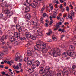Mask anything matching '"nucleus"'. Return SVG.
<instances>
[{
  "mask_svg": "<svg viewBox=\"0 0 76 76\" xmlns=\"http://www.w3.org/2000/svg\"><path fill=\"white\" fill-rule=\"evenodd\" d=\"M31 36V33L30 32H27L26 33V36L27 38H30Z\"/></svg>",
  "mask_w": 76,
  "mask_h": 76,
  "instance_id": "f8f14e48",
  "label": "nucleus"
},
{
  "mask_svg": "<svg viewBox=\"0 0 76 76\" xmlns=\"http://www.w3.org/2000/svg\"><path fill=\"white\" fill-rule=\"evenodd\" d=\"M16 58H15V60L17 61L19 60L20 62H22V57H20V55L19 53H17L15 54Z\"/></svg>",
  "mask_w": 76,
  "mask_h": 76,
  "instance_id": "7ed1b4c3",
  "label": "nucleus"
},
{
  "mask_svg": "<svg viewBox=\"0 0 76 76\" xmlns=\"http://www.w3.org/2000/svg\"><path fill=\"white\" fill-rule=\"evenodd\" d=\"M53 20H52L50 22V23L49 24V25H52V24H53Z\"/></svg>",
  "mask_w": 76,
  "mask_h": 76,
  "instance_id": "13d9d810",
  "label": "nucleus"
},
{
  "mask_svg": "<svg viewBox=\"0 0 76 76\" xmlns=\"http://www.w3.org/2000/svg\"><path fill=\"white\" fill-rule=\"evenodd\" d=\"M16 27L17 29H18L20 28V26L19 25H17L16 26Z\"/></svg>",
  "mask_w": 76,
  "mask_h": 76,
  "instance_id": "c756f323",
  "label": "nucleus"
},
{
  "mask_svg": "<svg viewBox=\"0 0 76 76\" xmlns=\"http://www.w3.org/2000/svg\"><path fill=\"white\" fill-rule=\"evenodd\" d=\"M39 69H40V72H43V70H44V67H43L40 66Z\"/></svg>",
  "mask_w": 76,
  "mask_h": 76,
  "instance_id": "bb28decb",
  "label": "nucleus"
},
{
  "mask_svg": "<svg viewBox=\"0 0 76 76\" xmlns=\"http://www.w3.org/2000/svg\"><path fill=\"white\" fill-rule=\"evenodd\" d=\"M50 67H49V66H46L44 69V72L47 73L48 74V75L49 76H51L53 73H54V72L52 70L49 71V70H50Z\"/></svg>",
  "mask_w": 76,
  "mask_h": 76,
  "instance_id": "f03ea898",
  "label": "nucleus"
},
{
  "mask_svg": "<svg viewBox=\"0 0 76 76\" xmlns=\"http://www.w3.org/2000/svg\"><path fill=\"white\" fill-rule=\"evenodd\" d=\"M74 48H75L72 45H71L70 46L69 49H70L71 50H73L72 49H74Z\"/></svg>",
  "mask_w": 76,
  "mask_h": 76,
  "instance_id": "473e14b6",
  "label": "nucleus"
},
{
  "mask_svg": "<svg viewBox=\"0 0 76 76\" xmlns=\"http://www.w3.org/2000/svg\"><path fill=\"white\" fill-rule=\"evenodd\" d=\"M42 52L44 53H46L48 51V49L46 48L42 49Z\"/></svg>",
  "mask_w": 76,
  "mask_h": 76,
  "instance_id": "2eb2a0df",
  "label": "nucleus"
},
{
  "mask_svg": "<svg viewBox=\"0 0 76 76\" xmlns=\"http://www.w3.org/2000/svg\"><path fill=\"white\" fill-rule=\"evenodd\" d=\"M61 10H62V12H63L64 11V8H63L61 9Z\"/></svg>",
  "mask_w": 76,
  "mask_h": 76,
  "instance_id": "774afa93",
  "label": "nucleus"
},
{
  "mask_svg": "<svg viewBox=\"0 0 76 76\" xmlns=\"http://www.w3.org/2000/svg\"><path fill=\"white\" fill-rule=\"evenodd\" d=\"M9 14L10 15L9 16H12V15H13V13L12 12H10V11H9Z\"/></svg>",
  "mask_w": 76,
  "mask_h": 76,
  "instance_id": "a19ab883",
  "label": "nucleus"
},
{
  "mask_svg": "<svg viewBox=\"0 0 76 76\" xmlns=\"http://www.w3.org/2000/svg\"><path fill=\"white\" fill-rule=\"evenodd\" d=\"M20 39H21V41H24V40H25V39H26V38H25V37H21L20 38Z\"/></svg>",
  "mask_w": 76,
  "mask_h": 76,
  "instance_id": "58836bf2",
  "label": "nucleus"
},
{
  "mask_svg": "<svg viewBox=\"0 0 76 76\" xmlns=\"http://www.w3.org/2000/svg\"><path fill=\"white\" fill-rule=\"evenodd\" d=\"M7 36L6 35H3L1 37V42L2 43V45H4L5 44V41H6V39H7Z\"/></svg>",
  "mask_w": 76,
  "mask_h": 76,
  "instance_id": "39448f33",
  "label": "nucleus"
},
{
  "mask_svg": "<svg viewBox=\"0 0 76 76\" xmlns=\"http://www.w3.org/2000/svg\"><path fill=\"white\" fill-rule=\"evenodd\" d=\"M58 31H61V32L62 33V32H64V29H62L61 28H59L58 30Z\"/></svg>",
  "mask_w": 76,
  "mask_h": 76,
  "instance_id": "393cba45",
  "label": "nucleus"
},
{
  "mask_svg": "<svg viewBox=\"0 0 76 76\" xmlns=\"http://www.w3.org/2000/svg\"><path fill=\"white\" fill-rule=\"evenodd\" d=\"M16 40V37L15 36H12L10 38V40L11 42H14Z\"/></svg>",
  "mask_w": 76,
  "mask_h": 76,
  "instance_id": "9b49d317",
  "label": "nucleus"
},
{
  "mask_svg": "<svg viewBox=\"0 0 76 76\" xmlns=\"http://www.w3.org/2000/svg\"><path fill=\"white\" fill-rule=\"evenodd\" d=\"M7 4V2L5 1L1 4V6L2 7H4V6H6V4Z\"/></svg>",
  "mask_w": 76,
  "mask_h": 76,
  "instance_id": "f3484780",
  "label": "nucleus"
},
{
  "mask_svg": "<svg viewBox=\"0 0 76 76\" xmlns=\"http://www.w3.org/2000/svg\"><path fill=\"white\" fill-rule=\"evenodd\" d=\"M57 53H56L55 51H54L53 52V51H51L50 52L49 54L50 55H51V56H53L54 57H56L57 55L60 56V55H61V52H60L61 50H60L59 49H57Z\"/></svg>",
  "mask_w": 76,
  "mask_h": 76,
  "instance_id": "f257e3e1",
  "label": "nucleus"
},
{
  "mask_svg": "<svg viewBox=\"0 0 76 76\" xmlns=\"http://www.w3.org/2000/svg\"><path fill=\"white\" fill-rule=\"evenodd\" d=\"M51 33H52V31H51V30H50L49 32L46 34L48 35H50V34H51Z\"/></svg>",
  "mask_w": 76,
  "mask_h": 76,
  "instance_id": "c85d7f7f",
  "label": "nucleus"
},
{
  "mask_svg": "<svg viewBox=\"0 0 76 76\" xmlns=\"http://www.w3.org/2000/svg\"><path fill=\"white\" fill-rule=\"evenodd\" d=\"M57 19H58V20H59V19H60V16H58L57 17Z\"/></svg>",
  "mask_w": 76,
  "mask_h": 76,
  "instance_id": "bf43d9fd",
  "label": "nucleus"
},
{
  "mask_svg": "<svg viewBox=\"0 0 76 76\" xmlns=\"http://www.w3.org/2000/svg\"><path fill=\"white\" fill-rule=\"evenodd\" d=\"M9 10H8L7 9L5 10L4 11V13L5 14H9Z\"/></svg>",
  "mask_w": 76,
  "mask_h": 76,
  "instance_id": "a878e982",
  "label": "nucleus"
},
{
  "mask_svg": "<svg viewBox=\"0 0 76 76\" xmlns=\"http://www.w3.org/2000/svg\"><path fill=\"white\" fill-rule=\"evenodd\" d=\"M66 68L65 67H64L63 69V71H62V73H65L66 74V75H68L69 74V72L68 71H65V70H66Z\"/></svg>",
  "mask_w": 76,
  "mask_h": 76,
  "instance_id": "a211bd4d",
  "label": "nucleus"
},
{
  "mask_svg": "<svg viewBox=\"0 0 76 76\" xmlns=\"http://www.w3.org/2000/svg\"><path fill=\"white\" fill-rule=\"evenodd\" d=\"M66 11H69V7H67L66 8Z\"/></svg>",
  "mask_w": 76,
  "mask_h": 76,
  "instance_id": "603ef678",
  "label": "nucleus"
},
{
  "mask_svg": "<svg viewBox=\"0 0 76 76\" xmlns=\"http://www.w3.org/2000/svg\"><path fill=\"white\" fill-rule=\"evenodd\" d=\"M18 30L19 32H20L22 31V29L21 27H20V28L18 29Z\"/></svg>",
  "mask_w": 76,
  "mask_h": 76,
  "instance_id": "e433bc0d",
  "label": "nucleus"
},
{
  "mask_svg": "<svg viewBox=\"0 0 76 76\" xmlns=\"http://www.w3.org/2000/svg\"><path fill=\"white\" fill-rule=\"evenodd\" d=\"M67 52H64L62 54L61 56L62 58H64V57H67Z\"/></svg>",
  "mask_w": 76,
  "mask_h": 76,
  "instance_id": "ddd939ff",
  "label": "nucleus"
},
{
  "mask_svg": "<svg viewBox=\"0 0 76 76\" xmlns=\"http://www.w3.org/2000/svg\"><path fill=\"white\" fill-rule=\"evenodd\" d=\"M3 17V14L0 13V18H2Z\"/></svg>",
  "mask_w": 76,
  "mask_h": 76,
  "instance_id": "49530a36",
  "label": "nucleus"
},
{
  "mask_svg": "<svg viewBox=\"0 0 76 76\" xmlns=\"http://www.w3.org/2000/svg\"><path fill=\"white\" fill-rule=\"evenodd\" d=\"M31 15L29 14H27L26 15L25 18L27 19H29L31 18Z\"/></svg>",
  "mask_w": 76,
  "mask_h": 76,
  "instance_id": "dca6fc26",
  "label": "nucleus"
},
{
  "mask_svg": "<svg viewBox=\"0 0 76 76\" xmlns=\"http://www.w3.org/2000/svg\"><path fill=\"white\" fill-rule=\"evenodd\" d=\"M45 26H46V27H47L48 26V24L47 23H45Z\"/></svg>",
  "mask_w": 76,
  "mask_h": 76,
  "instance_id": "0e129e2a",
  "label": "nucleus"
},
{
  "mask_svg": "<svg viewBox=\"0 0 76 76\" xmlns=\"http://www.w3.org/2000/svg\"><path fill=\"white\" fill-rule=\"evenodd\" d=\"M32 25H34L35 26H37L38 24V22L37 21H34L31 22Z\"/></svg>",
  "mask_w": 76,
  "mask_h": 76,
  "instance_id": "4468645a",
  "label": "nucleus"
},
{
  "mask_svg": "<svg viewBox=\"0 0 76 76\" xmlns=\"http://www.w3.org/2000/svg\"><path fill=\"white\" fill-rule=\"evenodd\" d=\"M39 42H38L37 43V45L35 46L34 47V48L35 50H38V49H39V48L40 47V45H39Z\"/></svg>",
  "mask_w": 76,
  "mask_h": 76,
  "instance_id": "1a4fd4ad",
  "label": "nucleus"
},
{
  "mask_svg": "<svg viewBox=\"0 0 76 76\" xmlns=\"http://www.w3.org/2000/svg\"><path fill=\"white\" fill-rule=\"evenodd\" d=\"M1 48H4V49L5 50H7L8 48L7 47L6 45L2 46Z\"/></svg>",
  "mask_w": 76,
  "mask_h": 76,
  "instance_id": "cd10ccee",
  "label": "nucleus"
},
{
  "mask_svg": "<svg viewBox=\"0 0 76 76\" xmlns=\"http://www.w3.org/2000/svg\"><path fill=\"white\" fill-rule=\"evenodd\" d=\"M57 76H61V73H57Z\"/></svg>",
  "mask_w": 76,
  "mask_h": 76,
  "instance_id": "052dcab7",
  "label": "nucleus"
},
{
  "mask_svg": "<svg viewBox=\"0 0 76 76\" xmlns=\"http://www.w3.org/2000/svg\"><path fill=\"white\" fill-rule=\"evenodd\" d=\"M19 66L18 65L16 66V69L17 70H19Z\"/></svg>",
  "mask_w": 76,
  "mask_h": 76,
  "instance_id": "864d4df0",
  "label": "nucleus"
},
{
  "mask_svg": "<svg viewBox=\"0 0 76 76\" xmlns=\"http://www.w3.org/2000/svg\"><path fill=\"white\" fill-rule=\"evenodd\" d=\"M53 13L52 16V18L53 19H55L56 18V16L57 15V11H54Z\"/></svg>",
  "mask_w": 76,
  "mask_h": 76,
  "instance_id": "9d476101",
  "label": "nucleus"
},
{
  "mask_svg": "<svg viewBox=\"0 0 76 76\" xmlns=\"http://www.w3.org/2000/svg\"><path fill=\"white\" fill-rule=\"evenodd\" d=\"M38 4V2L37 0H34L33 3L30 4V6H31L33 8H35L36 6Z\"/></svg>",
  "mask_w": 76,
  "mask_h": 76,
  "instance_id": "423d86ee",
  "label": "nucleus"
},
{
  "mask_svg": "<svg viewBox=\"0 0 76 76\" xmlns=\"http://www.w3.org/2000/svg\"><path fill=\"white\" fill-rule=\"evenodd\" d=\"M48 42H51V39H48Z\"/></svg>",
  "mask_w": 76,
  "mask_h": 76,
  "instance_id": "6e6d98bb",
  "label": "nucleus"
},
{
  "mask_svg": "<svg viewBox=\"0 0 76 76\" xmlns=\"http://www.w3.org/2000/svg\"><path fill=\"white\" fill-rule=\"evenodd\" d=\"M1 52V53L2 54V56H3V54H6V53H5V52H5V51H2Z\"/></svg>",
  "mask_w": 76,
  "mask_h": 76,
  "instance_id": "ea45409f",
  "label": "nucleus"
},
{
  "mask_svg": "<svg viewBox=\"0 0 76 76\" xmlns=\"http://www.w3.org/2000/svg\"><path fill=\"white\" fill-rule=\"evenodd\" d=\"M18 66L20 67V68H21V66H22V64L20 63L19 64Z\"/></svg>",
  "mask_w": 76,
  "mask_h": 76,
  "instance_id": "4d7b16f0",
  "label": "nucleus"
},
{
  "mask_svg": "<svg viewBox=\"0 0 76 76\" xmlns=\"http://www.w3.org/2000/svg\"><path fill=\"white\" fill-rule=\"evenodd\" d=\"M39 36H42V33L41 32H39L38 33Z\"/></svg>",
  "mask_w": 76,
  "mask_h": 76,
  "instance_id": "a18cd8bd",
  "label": "nucleus"
},
{
  "mask_svg": "<svg viewBox=\"0 0 76 76\" xmlns=\"http://www.w3.org/2000/svg\"><path fill=\"white\" fill-rule=\"evenodd\" d=\"M27 53L28 54H29V55H30V56H31L32 53L31 52V51H30V50H28L27 51Z\"/></svg>",
  "mask_w": 76,
  "mask_h": 76,
  "instance_id": "b1692460",
  "label": "nucleus"
},
{
  "mask_svg": "<svg viewBox=\"0 0 76 76\" xmlns=\"http://www.w3.org/2000/svg\"><path fill=\"white\" fill-rule=\"evenodd\" d=\"M67 52L68 55H69V56L74 58L76 57V53L75 52H71L70 50H68Z\"/></svg>",
  "mask_w": 76,
  "mask_h": 76,
  "instance_id": "20e7f679",
  "label": "nucleus"
},
{
  "mask_svg": "<svg viewBox=\"0 0 76 76\" xmlns=\"http://www.w3.org/2000/svg\"><path fill=\"white\" fill-rule=\"evenodd\" d=\"M45 9V8H42L41 10V13H42L43 12V11Z\"/></svg>",
  "mask_w": 76,
  "mask_h": 76,
  "instance_id": "37998d69",
  "label": "nucleus"
},
{
  "mask_svg": "<svg viewBox=\"0 0 76 76\" xmlns=\"http://www.w3.org/2000/svg\"><path fill=\"white\" fill-rule=\"evenodd\" d=\"M50 4V8L51 10H53V6H51V5Z\"/></svg>",
  "mask_w": 76,
  "mask_h": 76,
  "instance_id": "8fccbe9b",
  "label": "nucleus"
},
{
  "mask_svg": "<svg viewBox=\"0 0 76 76\" xmlns=\"http://www.w3.org/2000/svg\"><path fill=\"white\" fill-rule=\"evenodd\" d=\"M8 73L10 75H12L13 74V72H9Z\"/></svg>",
  "mask_w": 76,
  "mask_h": 76,
  "instance_id": "3c124183",
  "label": "nucleus"
},
{
  "mask_svg": "<svg viewBox=\"0 0 76 76\" xmlns=\"http://www.w3.org/2000/svg\"><path fill=\"white\" fill-rule=\"evenodd\" d=\"M76 67V66L75 65H73L72 66V69H75Z\"/></svg>",
  "mask_w": 76,
  "mask_h": 76,
  "instance_id": "de8ad7c7",
  "label": "nucleus"
},
{
  "mask_svg": "<svg viewBox=\"0 0 76 76\" xmlns=\"http://www.w3.org/2000/svg\"><path fill=\"white\" fill-rule=\"evenodd\" d=\"M32 63H33V62H32V60L31 61H27V64L28 66H29L30 65H31V64H32Z\"/></svg>",
  "mask_w": 76,
  "mask_h": 76,
  "instance_id": "5701e85b",
  "label": "nucleus"
},
{
  "mask_svg": "<svg viewBox=\"0 0 76 76\" xmlns=\"http://www.w3.org/2000/svg\"><path fill=\"white\" fill-rule=\"evenodd\" d=\"M14 35L15 36H16V38H19L20 37V33H19H19L17 32L14 33Z\"/></svg>",
  "mask_w": 76,
  "mask_h": 76,
  "instance_id": "6ab92c4d",
  "label": "nucleus"
},
{
  "mask_svg": "<svg viewBox=\"0 0 76 76\" xmlns=\"http://www.w3.org/2000/svg\"><path fill=\"white\" fill-rule=\"evenodd\" d=\"M1 73H2V75H6V72H4V71L2 72H1Z\"/></svg>",
  "mask_w": 76,
  "mask_h": 76,
  "instance_id": "680f3d73",
  "label": "nucleus"
},
{
  "mask_svg": "<svg viewBox=\"0 0 76 76\" xmlns=\"http://www.w3.org/2000/svg\"><path fill=\"white\" fill-rule=\"evenodd\" d=\"M31 0H26V3H28V4H29L30 3H31Z\"/></svg>",
  "mask_w": 76,
  "mask_h": 76,
  "instance_id": "72a5a7b5",
  "label": "nucleus"
},
{
  "mask_svg": "<svg viewBox=\"0 0 76 76\" xmlns=\"http://www.w3.org/2000/svg\"><path fill=\"white\" fill-rule=\"evenodd\" d=\"M35 65L34 63L31 66V68L33 70V71L34 72V69H35L36 67L35 66Z\"/></svg>",
  "mask_w": 76,
  "mask_h": 76,
  "instance_id": "4be33fe9",
  "label": "nucleus"
},
{
  "mask_svg": "<svg viewBox=\"0 0 76 76\" xmlns=\"http://www.w3.org/2000/svg\"><path fill=\"white\" fill-rule=\"evenodd\" d=\"M60 9H63V6L61 4L60 7Z\"/></svg>",
  "mask_w": 76,
  "mask_h": 76,
  "instance_id": "e2e57ef3",
  "label": "nucleus"
},
{
  "mask_svg": "<svg viewBox=\"0 0 76 76\" xmlns=\"http://www.w3.org/2000/svg\"><path fill=\"white\" fill-rule=\"evenodd\" d=\"M49 76L48 75V74L47 73V74L45 73V75H43V76Z\"/></svg>",
  "mask_w": 76,
  "mask_h": 76,
  "instance_id": "69168bd1",
  "label": "nucleus"
},
{
  "mask_svg": "<svg viewBox=\"0 0 76 76\" xmlns=\"http://www.w3.org/2000/svg\"><path fill=\"white\" fill-rule=\"evenodd\" d=\"M70 19H71L72 20H73V18H72V16H70L69 17Z\"/></svg>",
  "mask_w": 76,
  "mask_h": 76,
  "instance_id": "338daca9",
  "label": "nucleus"
},
{
  "mask_svg": "<svg viewBox=\"0 0 76 76\" xmlns=\"http://www.w3.org/2000/svg\"><path fill=\"white\" fill-rule=\"evenodd\" d=\"M52 39L53 41H57V38L56 37H52Z\"/></svg>",
  "mask_w": 76,
  "mask_h": 76,
  "instance_id": "2f4dec72",
  "label": "nucleus"
},
{
  "mask_svg": "<svg viewBox=\"0 0 76 76\" xmlns=\"http://www.w3.org/2000/svg\"><path fill=\"white\" fill-rule=\"evenodd\" d=\"M26 12H29L30 11V8L26 7L25 9Z\"/></svg>",
  "mask_w": 76,
  "mask_h": 76,
  "instance_id": "aec40b11",
  "label": "nucleus"
},
{
  "mask_svg": "<svg viewBox=\"0 0 76 76\" xmlns=\"http://www.w3.org/2000/svg\"><path fill=\"white\" fill-rule=\"evenodd\" d=\"M19 42L18 41H16L15 42V44H16V45H18V44H19Z\"/></svg>",
  "mask_w": 76,
  "mask_h": 76,
  "instance_id": "4c0bfd02",
  "label": "nucleus"
},
{
  "mask_svg": "<svg viewBox=\"0 0 76 76\" xmlns=\"http://www.w3.org/2000/svg\"><path fill=\"white\" fill-rule=\"evenodd\" d=\"M32 62H33V63H34L36 66H37V67H38L39 66V65L40 64V63H39V61H35V60L34 59H33L32 60Z\"/></svg>",
  "mask_w": 76,
  "mask_h": 76,
  "instance_id": "6e6552de",
  "label": "nucleus"
},
{
  "mask_svg": "<svg viewBox=\"0 0 76 76\" xmlns=\"http://www.w3.org/2000/svg\"><path fill=\"white\" fill-rule=\"evenodd\" d=\"M14 22L15 23H16V21L17 20V19H18V18H17V17H15L14 18Z\"/></svg>",
  "mask_w": 76,
  "mask_h": 76,
  "instance_id": "f704fd0d",
  "label": "nucleus"
},
{
  "mask_svg": "<svg viewBox=\"0 0 76 76\" xmlns=\"http://www.w3.org/2000/svg\"><path fill=\"white\" fill-rule=\"evenodd\" d=\"M56 25V28H57V29H58V28L60 27V26H59V24H58V23H57Z\"/></svg>",
  "mask_w": 76,
  "mask_h": 76,
  "instance_id": "c03bdc74",
  "label": "nucleus"
},
{
  "mask_svg": "<svg viewBox=\"0 0 76 76\" xmlns=\"http://www.w3.org/2000/svg\"><path fill=\"white\" fill-rule=\"evenodd\" d=\"M42 42L41 41H39V44L40 45V47L41 49H42L46 48V44H43L42 45L41 44Z\"/></svg>",
  "mask_w": 76,
  "mask_h": 76,
  "instance_id": "0eeeda50",
  "label": "nucleus"
},
{
  "mask_svg": "<svg viewBox=\"0 0 76 76\" xmlns=\"http://www.w3.org/2000/svg\"><path fill=\"white\" fill-rule=\"evenodd\" d=\"M37 37V35H35V36H31L30 37L32 39H33V40H35V39H36V37Z\"/></svg>",
  "mask_w": 76,
  "mask_h": 76,
  "instance_id": "412c9836",
  "label": "nucleus"
},
{
  "mask_svg": "<svg viewBox=\"0 0 76 76\" xmlns=\"http://www.w3.org/2000/svg\"><path fill=\"white\" fill-rule=\"evenodd\" d=\"M69 7H71V9H73V7L72 6V4H70L69 5Z\"/></svg>",
  "mask_w": 76,
  "mask_h": 76,
  "instance_id": "5fc2aeb1",
  "label": "nucleus"
},
{
  "mask_svg": "<svg viewBox=\"0 0 76 76\" xmlns=\"http://www.w3.org/2000/svg\"><path fill=\"white\" fill-rule=\"evenodd\" d=\"M71 15L72 16H74L75 14H74V12L73 11H71Z\"/></svg>",
  "mask_w": 76,
  "mask_h": 76,
  "instance_id": "7c9ffc66",
  "label": "nucleus"
},
{
  "mask_svg": "<svg viewBox=\"0 0 76 76\" xmlns=\"http://www.w3.org/2000/svg\"><path fill=\"white\" fill-rule=\"evenodd\" d=\"M0 58H3V56H2V54L1 52H0Z\"/></svg>",
  "mask_w": 76,
  "mask_h": 76,
  "instance_id": "79ce46f5",
  "label": "nucleus"
},
{
  "mask_svg": "<svg viewBox=\"0 0 76 76\" xmlns=\"http://www.w3.org/2000/svg\"><path fill=\"white\" fill-rule=\"evenodd\" d=\"M29 58H25L24 59L26 63L28 61V59Z\"/></svg>",
  "mask_w": 76,
  "mask_h": 76,
  "instance_id": "c9c22d12",
  "label": "nucleus"
},
{
  "mask_svg": "<svg viewBox=\"0 0 76 76\" xmlns=\"http://www.w3.org/2000/svg\"><path fill=\"white\" fill-rule=\"evenodd\" d=\"M40 20H41V22L42 23H44V21H43V18H41L40 19Z\"/></svg>",
  "mask_w": 76,
  "mask_h": 76,
  "instance_id": "09e8293b",
  "label": "nucleus"
}]
</instances>
